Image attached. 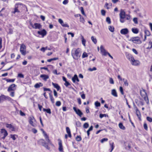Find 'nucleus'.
Here are the masks:
<instances>
[{"mask_svg":"<svg viewBox=\"0 0 152 152\" xmlns=\"http://www.w3.org/2000/svg\"><path fill=\"white\" fill-rule=\"evenodd\" d=\"M5 8H3L1 11H0V16H2L3 15H5Z\"/></svg>","mask_w":152,"mask_h":152,"instance_id":"7c9ffc66","label":"nucleus"},{"mask_svg":"<svg viewBox=\"0 0 152 152\" xmlns=\"http://www.w3.org/2000/svg\"><path fill=\"white\" fill-rule=\"evenodd\" d=\"M15 80L14 79H7L6 80V81L7 82H13Z\"/></svg>","mask_w":152,"mask_h":152,"instance_id":"864d4df0","label":"nucleus"},{"mask_svg":"<svg viewBox=\"0 0 152 152\" xmlns=\"http://www.w3.org/2000/svg\"><path fill=\"white\" fill-rule=\"evenodd\" d=\"M58 140L59 141L58 142V150L62 152L63 151V148L62 144V142L61 140Z\"/></svg>","mask_w":152,"mask_h":152,"instance_id":"6ab92c4d","label":"nucleus"},{"mask_svg":"<svg viewBox=\"0 0 152 152\" xmlns=\"http://www.w3.org/2000/svg\"><path fill=\"white\" fill-rule=\"evenodd\" d=\"M6 126L12 131H14L15 130V127L11 124H7Z\"/></svg>","mask_w":152,"mask_h":152,"instance_id":"f8f14e48","label":"nucleus"},{"mask_svg":"<svg viewBox=\"0 0 152 152\" xmlns=\"http://www.w3.org/2000/svg\"><path fill=\"white\" fill-rule=\"evenodd\" d=\"M49 96L51 100V102L53 104L54 103V100L53 97V95L49 93Z\"/></svg>","mask_w":152,"mask_h":152,"instance_id":"c756f323","label":"nucleus"},{"mask_svg":"<svg viewBox=\"0 0 152 152\" xmlns=\"http://www.w3.org/2000/svg\"><path fill=\"white\" fill-rule=\"evenodd\" d=\"M28 120L29 123L33 127H35L36 126V124L35 123L36 120L33 116H31L30 117L28 118Z\"/></svg>","mask_w":152,"mask_h":152,"instance_id":"20e7f679","label":"nucleus"},{"mask_svg":"<svg viewBox=\"0 0 152 152\" xmlns=\"http://www.w3.org/2000/svg\"><path fill=\"white\" fill-rule=\"evenodd\" d=\"M80 51V49L79 48L77 49L74 48L72 50L71 55L74 59L77 60L80 58L81 56Z\"/></svg>","mask_w":152,"mask_h":152,"instance_id":"f257e3e1","label":"nucleus"},{"mask_svg":"<svg viewBox=\"0 0 152 152\" xmlns=\"http://www.w3.org/2000/svg\"><path fill=\"white\" fill-rule=\"evenodd\" d=\"M80 22L84 23L85 22V20L83 17L80 16Z\"/></svg>","mask_w":152,"mask_h":152,"instance_id":"09e8293b","label":"nucleus"},{"mask_svg":"<svg viewBox=\"0 0 152 152\" xmlns=\"http://www.w3.org/2000/svg\"><path fill=\"white\" fill-rule=\"evenodd\" d=\"M144 127L145 129L146 130H148V126L147 124L146 123H144Z\"/></svg>","mask_w":152,"mask_h":152,"instance_id":"774afa93","label":"nucleus"},{"mask_svg":"<svg viewBox=\"0 0 152 152\" xmlns=\"http://www.w3.org/2000/svg\"><path fill=\"white\" fill-rule=\"evenodd\" d=\"M76 140L78 142L82 140V138L80 136H77L76 137Z\"/></svg>","mask_w":152,"mask_h":152,"instance_id":"58836bf2","label":"nucleus"},{"mask_svg":"<svg viewBox=\"0 0 152 152\" xmlns=\"http://www.w3.org/2000/svg\"><path fill=\"white\" fill-rule=\"evenodd\" d=\"M40 141H41V142L42 144V145L46 148L48 150H49L50 148L48 146V144L45 142V141L44 140L42 139L40 140Z\"/></svg>","mask_w":152,"mask_h":152,"instance_id":"f3484780","label":"nucleus"},{"mask_svg":"<svg viewBox=\"0 0 152 152\" xmlns=\"http://www.w3.org/2000/svg\"><path fill=\"white\" fill-rule=\"evenodd\" d=\"M81 11V12L82 14L84 15L85 16H86V15L85 13L84 12V11L83 9V7H81V10H80Z\"/></svg>","mask_w":152,"mask_h":152,"instance_id":"e2e57ef3","label":"nucleus"},{"mask_svg":"<svg viewBox=\"0 0 152 152\" xmlns=\"http://www.w3.org/2000/svg\"><path fill=\"white\" fill-rule=\"evenodd\" d=\"M132 41L133 42L135 43L141 44V42L140 40V38L138 37H132L129 40Z\"/></svg>","mask_w":152,"mask_h":152,"instance_id":"7ed1b4c3","label":"nucleus"},{"mask_svg":"<svg viewBox=\"0 0 152 152\" xmlns=\"http://www.w3.org/2000/svg\"><path fill=\"white\" fill-rule=\"evenodd\" d=\"M81 39H82V44L84 46H86V40L83 37V36H82L81 37Z\"/></svg>","mask_w":152,"mask_h":152,"instance_id":"f704fd0d","label":"nucleus"},{"mask_svg":"<svg viewBox=\"0 0 152 152\" xmlns=\"http://www.w3.org/2000/svg\"><path fill=\"white\" fill-rule=\"evenodd\" d=\"M66 132L68 135L69 137H71L72 135L71 134V132L69 128L68 127H66Z\"/></svg>","mask_w":152,"mask_h":152,"instance_id":"393cba45","label":"nucleus"},{"mask_svg":"<svg viewBox=\"0 0 152 152\" xmlns=\"http://www.w3.org/2000/svg\"><path fill=\"white\" fill-rule=\"evenodd\" d=\"M73 109L76 113L78 115H79L80 117L82 116L83 113L80 109H77V108L75 107H73Z\"/></svg>","mask_w":152,"mask_h":152,"instance_id":"6e6552de","label":"nucleus"},{"mask_svg":"<svg viewBox=\"0 0 152 152\" xmlns=\"http://www.w3.org/2000/svg\"><path fill=\"white\" fill-rule=\"evenodd\" d=\"M16 86L15 84H12L8 88L7 91L8 92H10L11 91H14L16 89Z\"/></svg>","mask_w":152,"mask_h":152,"instance_id":"9d476101","label":"nucleus"},{"mask_svg":"<svg viewBox=\"0 0 152 152\" xmlns=\"http://www.w3.org/2000/svg\"><path fill=\"white\" fill-rule=\"evenodd\" d=\"M127 58L131 62L134 59V57L130 54H128L126 56Z\"/></svg>","mask_w":152,"mask_h":152,"instance_id":"b1692460","label":"nucleus"},{"mask_svg":"<svg viewBox=\"0 0 152 152\" xmlns=\"http://www.w3.org/2000/svg\"><path fill=\"white\" fill-rule=\"evenodd\" d=\"M44 136L45 139L46 141L49 144H50L51 145H53L51 143V142L49 139V137L47 134H45Z\"/></svg>","mask_w":152,"mask_h":152,"instance_id":"4be33fe9","label":"nucleus"},{"mask_svg":"<svg viewBox=\"0 0 152 152\" xmlns=\"http://www.w3.org/2000/svg\"><path fill=\"white\" fill-rule=\"evenodd\" d=\"M88 126H89V124L87 123H85L83 125V127L84 128H85V129L87 128H88Z\"/></svg>","mask_w":152,"mask_h":152,"instance_id":"de8ad7c7","label":"nucleus"},{"mask_svg":"<svg viewBox=\"0 0 152 152\" xmlns=\"http://www.w3.org/2000/svg\"><path fill=\"white\" fill-rule=\"evenodd\" d=\"M100 48L101 52L102 55L106 56L109 53L106 51V50L104 49L102 45H101L100 46Z\"/></svg>","mask_w":152,"mask_h":152,"instance_id":"1a4fd4ad","label":"nucleus"},{"mask_svg":"<svg viewBox=\"0 0 152 152\" xmlns=\"http://www.w3.org/2000/svg\"><path fill=\"white\" fill-rule=\"evenodd\" d=\"M95 105L96 107H99L100 106L101 104L100 102L97 101L95 102Z\"/></svg>","mask_w":152,"mask_h":152,"instance_id":"c03bdc74","label":"nucleus"},{"mask_svg":"<svg viewBox=\"0 0 152 152\" xmlns=\"http://www.w3.org/2000/svg\"><path fill=\"white\" fill-rule=\"evenodd\" d=\"M147 120L149 122H152V118L149 117H147Z\"/></svg>","mask_w":152,"mask_h":152,"instance_id":"680f3d73","label":"nucleus"},{"mask_svg":"<svg viewBox=\"0 0 152 152\" xmlns=\"http://www.w3.org/2000/svg\"><path fill=\"white\" fill-rule=\"evenodd\" d=\"M20 51L22 54L23 55L26 54V46L23 44L21 45L20 47Z\"/></svg>","mask_w":152,"mask_h":152,"instance_id":"423d86ee","label":"nucleus"},{"mask_svg":"<svg viewBox=\"0 0 152 152\" xmlns=\"http://www.w3.org/2000/svg\"><path fill=\"white\" fill-rule=\"evenodd\" d=\"M119 127L121 129L124 130L125 129V127L123 125L122 123H120L118 125Z\"/></svg>","mask_w":152,"mask_h":152,"instance_id":"473e14b6","label":"nucleus"},{"mask_svg":"<svg viewBox=\"0 0 152 152\" xmlns=\"http://www.w3.org/2000/svg\"><path fill=\"white\" fill-rule=\"evenodd\" d=\"M64 85H65V86L66 87H67L68 86L70 85V84L69 82H68V81H67L65 82V83H64Z\"/></svg>","mask_w":152,"mask_h":152,"instance_id":"052dcab7","label":"nucleus"},{"mask_svg":"<svg viewBox=\"0 0 152 152\" xmlns=\"http://www.w3.org/2000/svg\"><path fill=\"white\" fill-rule=\"evenodd\" d=\"M40 77L45 81H46L49 78V76L48 75L44 74L41 75Z\"/></svg>","mask_w":152,"mask_h":152,"instance_id":"a211bd4d","label":"nucleus"},{"mask_svg":"<svg viewBox=\"0 0 152 152\" xmlns=\"http://www.w3.org/2000/svg\"><path fill=\"white\" fill-rule=\"evenodd\" d=\"M101 13L102 15L104 16L105 14V11L104 10H102L101 11Z\"/></svg>","mask_w":152,"mask_h":152,"instance_id":"69168bd1","label":"nucleus"},{"mask_svg":"<svg viewBox=\"0 0 152 152\" xmlns=\"http://www.w3.org/2000/svg\"><path fill=\"white\" fill-rule=\"evenodd\" d=\"M58 22L63 27H69V26L68 24H64V23L63 20L61 18H59L58 19Z\"/></svg>","mask_w":152,"mask_h":152,"instance_id":"dca6fc26","label":"nucleus"},{"mask_svg":"<svg viewBox=\"0 0 152 152\" xmlns=\"http://www.w3.org/2000/svg\"><path fill=\"white\" fill-rule=\"evenodd\" d=\"M129 32L128 29L127 28H123L120 31V33L122 34L126 35Z\"/></svg>","mask_w":152,"mask_h":152,"instance_id":"ddd939ff","label":"nucleus"},{"mask_svg":"<svg viewBox=\"0 0 152 152\" xmlns=\"http://www.w3.org/2000/svg\"><path fill=\"white\" fill-rule=\"evenodd\" d=\"M109 82L110 84H114V81L113 79L111 77L109 78Z\"/></svg>","mask_w":152,"mask_h":152,"instance_id":"a19ab883","label":"nucleus"},{"mask_svg":"<svg viewBox=\"0 0 152 152\" xmlns=\"http://www.w3.org/2000/svg\"><path fill=\"white\" fill-rule=\"evenodd\" d=\"M108 117V115H107V114H100V115H99V117L100 118H102L103 117Z\"/></svg>","mask_w":152,"mask_h":152,"instance_id":"79ce46f5","label":"nucleus"},{"mask_svg":"<svg viewBox=\"0 0 152 152\" xmlns=\"http://www.w3.org/2000/svg\"><path fill=\"white\" fill-rule=\"evenodd\" d=\"M54 95L56 97H57V93L55 90H53Z\"/></svg>","mask_w":152,"mask_h":152,"instance_id":"338daca9","label":"nucleus"},{"mask_svg":"<svg viewBox=\"0 0 152 152\" xmlns=\"http://www.w3.org/2000/svg\"><path fill=\"white\" fill-rule=\"evenodd\" d=\"M138 19L137 18H134L133 19V20L134 22V23L135 24H137L138 23Z\"/></svg>","mask_w":152,"mask_h":152,"instance_id":"a18cd8bd","label":"nucleus"},{"mask_svg":"<svg viewBox=\"0 0 152 152\" xmlns=\"http://www.w3.org/2000/svg\"><path fill=\"white\" fill-rule=\"evenodd\" d=\"M120 91L121 94L122 95H124V92L123 90V88L121 86L120 87Z\"/></svg>","mask_w":152,"mask_h":152,"instance_id":"5fc2aeb1","label":"nucleus"},{"mask_svg":"<svg viewBox=\"0 0 152 152\" xmlns=\"http://www.w3.org/2000/svg\"><path fill=\"white\" fill-rule=\"evenodd\" d=\"M88 70L90 71H93L96 70V68L95 67H93L92 68H89Z\"/></svg>","mask_w":152,"mask_h":152,"instance_id":"3c124183","label":"nucleus"},{"mask_svg":"<svg viewBox=\"0 0 152 152\" xmlns=\"http://www.w3.org/2000/svg\"><path fill=\"white\" fill-rule=\"evenodd\" d=\"M110 147L111 148V149L110 151V152H111L114 148V143L113 142H112V143H110Z\"/></svg>","mask_w":152,"mask_h":152,"instance_id":"ea45409f","label":"nucleus"},{"mask_svg":"<svg viewBox=\"0 0 152 152\" xmlns=\"http://www.w3.org/2000/svg\"><path fill=\"white\" fill-rule=\"evenodd\" d=\"M149 46L147 48V49H151L152 48V42L151 41H150L148 44Z\"/></svg>","mask_w":152,"mask_h":152,"instance_id":"37998d69","label":"nucleus"},{"mask_svg":"<svg viewBox=\"0 0 152 152\" xmlns=\"http://www.w3.org/2000/svg\"><path fill=\"white\" fill-rule=\"evenodd\" d=\"M131 63L133 65L137 66L140 64V62L139 61L135 60L134 58Z\"/></svg>","mask_w":152,"mask_h":152,"instance_id":"2eb2a0df","label":"nucleus"},{"mask_svg":"<svg viewBox=\"0 0 152 152\" xmlns=\"http://www.w3.org/2000/svg\"><path fill=\"white\" fill-rule=\"evenodd\" d=\"M37 33L38 34L42 35V37L46 35L47 34V32L45 29H43L41 31H39Z\"/></svg>","mask_w":152,"mask_h":152,"instance_id":"4468645a","label":"nucleus"},{"mask_svg":"<svg viewBox=\"0 0 152 152\" xmlns=\"http://www.w3.org/2000/svg\"><path fill=\"white\" fill-rule=\"evenodd\" d=\"M30 24L33 28L35 29H40L41 26V25L39 23H35L34 24H33L31 22L30 23Z\"/></svg>","mask_w":152,"mask_h":152,"instance_id":"0eeeda50","label":"nucleus"},{"mask_svg":"<svg viewBox=\"0 0 152 152\" xmlns=\"http://www.w3.org/2000/svg\"><path fill=\"white\" fill-rule=\"evenodd\" d=\"M43 86V84L41 83H37L35 84L34 87L36 88H38L42 86Z\"/></svg>","mask_w":152,"mask_h":152,"instance_id":"c85d7f7f","label":"nucleus"},{"mask_svg":"<svg viewBox=\"0 0 152 152\" xmlns=\"http://www.w3.org/2000/svg\"><path fill=\"white\" fill-rule=\"evenodd\" d=\"M15 92L14 91L11 92L10 94V95L12 97H14L15 95Z\"/></svg>","mask_w":152,"mask_h":152,"instance_id":"0e129e2a","label":"nucleus"},{"mask_svg":"<svg viewBox=\"0 0 152 152\" xmlns=\"http://www.w3.org/2000/svg\"><path fill=\"white\" fill-rule=\"evenodd\" d=\"M106 21L109 24H110L111 23L110 19L109 17H107L106 19Z\"/></svg>","mask_w":152,"mask_h":152,"instance_id":"49530a36","label":"nucleus"},{"mask_svg":"<svg viewBox=\"0 0 152 152\" xmlns=\"http://www.w3.org/2000/svg\"><path fill=\"white\" fill-rule=\"evenodd\" d=\"M43 111H44L46 112L47 113H48L49 114H50L51 113V112L50 111V110L49 108H48V109L43 108Z\"/></svg>","mask_w":152,"mask_h":152,"instance_id":"c9c22d12","label":"nucleus"},{"mask_svg":"<svg viewBox=\"0 0 152 152\" xmlns=\"http://www.w3.org/2000/svg\"><path fill=\"white\" fill-rule=\"evenodd\" d=\"M111 94L115 97H117L118 95L116 90L113 89L111 90Z\"/></svg>","mask_w":152,"mask_h":152,"instance_id":"5701e85b","label":"nucleus"},{"mask_svg":"<svg viewBox=\"0 0 152 152\" xmlns=\"http://www.w3.org/2000/svg\"><path fill=\"white\" fill-rule=\"evenodd\" d=\"M88 56V55L86 53L84 52L83 54V55L82 56V58H83L87 57Z\"/></svg>","mask_w":152,"mask_h":152,"instance_id":"603ef678","label":"nucleus"},{"mask_svg":"<svg viewBox=\"0 0 152 152\" xmlns=\"http://www.w3.org/2000/svg\"><path fill=\"white\" fill-rule=\"evenodd\" d=\"M61 102L59 101H57L56 103V105L57 106H59L61 105Z\"/></svg>","mask_w":152,"mask_h":152,"instance_id":"4d7b16f0","label":"nucleus"},{"mask_svg":"<svg viewBox=\"0 0 152 152\" xmlns=\"http://www.w3.org/2000/svg\"><path fill=\"white\" fill-rule=\"evenodd\" d=\"M72 79L74 83H75L76 81H77V82H79L80 81L76 75H75L74 77L72 78Z\"/></svg>","mask_w":152,"mask_h":152,"instance_id":"aec40b11","label":"nucleus"},{"mask_svg":"<svg viewBox=\"0 0 152 152\" xmlns=\"http://www.w3.org/2000/svg\"><path fill=\"white\" fill-rule=\"evenodd\" d=\"M21 6L23 7H26V10H27V8L25 5L21 3H18L15 5L14 10L12 11V13L13 14H15L16 12H20V11L19 10L18 8L20 7Z\"/></svg>","mask_w":152,"mask_h":152,"instance_id":"f03ea898","label":"nucleus"},{"mask_svg":"<svg viewBox=\"0 0 152 152\" xmlns=\"http://www.w3.org/2000/svg\"><path fill=\"white\" fill-rule=\"evenodd\" d=\"M108 139L107 138H104L102 139L101 141V142L102 143H103L104 142L107 141L108 140Z\"/></svg>","mask_w":152,"mask_h":152,"instance_id":"8fccbe9b","label":"nucleus"},{"mask_svg":"<svg viewBox=\"0 0 152 152\" xmlns=\"http://www.w3.org/2000/svg\"><path fill=\"white\" fill-rule=\"evenodd\" d=\"M91 39L94 44H96L97 43V40L96 39L94 36L91 37Z\"/></svg>","mask_w":152,"mask_h":152,"instance_id":"72a5a7b5","label":"nucleus"},{"mask_svg":"<svg viewBox=\"0 0 152 152\" xmlns=\"http://www.w3.org/2000/svg\"><path fill=\"white\" fill-rule=\"evenodd\" d=\"M52 84L53 86L54 87H55L57 89L58 91L59 90L60 88L58 84L52 83Z\"/></svg>","mask_w":152,"mask_h":152,"instance_id":"a878e982","label":"nucleus"},{"mask_svg":"<svg viewBox=\"0 0 152 152\" xmlns=\"http://www.w3.org/2000/svg\"><path fill=\"white\" fill-rule=\"evenodd\" d=\"M18 77H19L23 78L24 77V75L21 73H19L18 75Z\"/></svg>","mask_w":152,"mask_h":152,"instance_id":"6e6d98bb","label":"nucleus"},{"mask_svg":"<svg viewBox=\"0 0 152 152\" xmlns=\"http://www.w3.org/2000/svg\"><path fill=\"white\" fill-rule=\"evenodd\" d=\"M1 133L4 135V136L2 137V138L4 140L5 137L8 135V133L7 131L4 129H1Z\"/></svg>","mask_w":152,"mask_h":152,"instance_id":"9b49d317","label":"nucleus"},{"mask_svg":"<svg viewBox=\"0 0 152 152\" xmlns=\"http://www.w3.org/2000/svg\"><path fill=\"white\" fill-rule=\"evenodd\" d=\"M132 31L134 34H137L139 32L138 29L137 28H133L132 29Z\"/></svg>","mask_w":152,"mask_h":152,"instance_id":"cd10ccee","label":"nucleus"},{"mask_svg":"<svg viewBox=\"0 0 152 152\" xmlns=\"http://www.w3.org/2000/svg\"><path fill=\"white\" fill-rule=\"evenodd\" d=\"M53 74H54L55 75H58L60 74V73H58L57 72V70L56 69H55L53 71Z\"/></svg>","mask_w":152,"mask_h":152,"instance_id":"bf43d9fd","label":"nucleus"},{"mask_svg":"<svg viewBox=\"0 0 152 152\" xmlns=\"http://www.w3.org/2000/svg\"><path fill=\"white\" fill-rule=\"evenodd\" d=\"M135 109H136V114L138 117L139 118H140V116H141V114L140 112L139 111V110H138L137 108L135 107Z\"/></svg>","mask_w":152,"mask_h":152,"instance_id":"bb28decb","label":"nucleus"},{"mask_svg":"<svg viewBox=\"0 0 152 152\" xmlns=\"http://www.w3.org/2000/svg\"><path fill=\"white\" fill-rule=\"evenodd\" d=\"M123 81L124 85L125 86H127L129 85L127 80L126 79L123 78Z\"/></svg>","mask_w":152,"mask_h":152,"instance_id":"2f4dec72","label":"nucleus"},{"mask_svg":"<svg viewBox=\"0 0 152 152\" xmlns=\"http://www.w3.org/2000/svg\"><path fill=\"white\" fill-rule=\"evenodd\" d=\"M120 18H124L125 17V13L122 10H121L119 14Z\"/></svg>","mask_w":152,"mask_h":152,"instance_id":"412c9836","label":"nucleus"},{"mask_svg":"<svg viewBox=\"0 0 152 152\" xmlns=\"http://www.w3.org/2000/svg\"><path fill=\"white\" fill-rule=\"evenodd\" d=\"M109 30L111 32H114V28L113 26H110L108 28Z\"/></svg>","mask_w":152,"mask_h":152,"instance_id":"e433bc0d","label":"nucleus"},{"mask_svg":"<svg viewBox=\"0 0 152 152\" xmlns=\"http://www.w3.org/2000/svg\"><path fill=\"white\" fill-rule=\"evenodd\" d=\"M145 35L146 36H149L150 35V32L148 30H145Z\"/></svg>","mask_w":152,"mask_h":152,"instance_id":"4c0bfd02","label":"nucleus"},{"mask_svg":"<svg viewBox=\"0 0 152 152\" xmlns=\"http://www.w3.org/2000/svg\"><path fill=\"white\" fill-rule=\"evenodd\" d=\"M144 99L147 103H149L148 99L147 96H145L144 97Z\"/></svg>","mask_w":152,"mask_h":152,"instance_id":"13d9d810","label":"nucleus"},{"mask_svg":"<svg viewBox=\"0 0 152 152\" xmlns=\"http://www.w3.org/2000/svg\"><path fill=\"white\" fill-rule=\"evenodd\" d=\"M11 99V98L8 96L1 95L0 96V103L2 102L5 100L10 101Z\"/></svg>","mask_w":152,"mask_h":152,"instance_id":"39448f33","label":"nucleus"}]
</instances>
